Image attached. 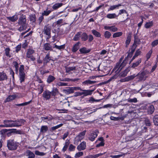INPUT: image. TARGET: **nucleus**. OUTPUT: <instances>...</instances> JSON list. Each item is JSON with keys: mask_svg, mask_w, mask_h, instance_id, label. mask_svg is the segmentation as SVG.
<instances>
[{"mask_svg": "<svg viewBox=\"0 0 158 158\" xmlns=\"http://www.w3.org/2000/svg\"><path fill=\"white\" fill-rule=\"evenodd\" d=\"M127 101L128 102L130 103H136L137 102V99L136 98H129L127 99Z\"/></svg>", "mask_w": 158, "mask_h": 158, "instance_id": "nucleus-52", "label": "nucleus"}, {"mask_svg": "<svg viewBox=\"0 0 158 158\" xmlns=\"http://www.w3.org/2000/svg\"><path fill=\"white\" fill-rule=\"evenodd\" d=\"M35 53V51L31 48L28 49L26 52L27 57L30 58L31 60L32 61H34L35 60V58L33 55V54Z\"/></svg>", "mask_w": 158, "mask_h": 158, "instance_id": "nucleus-6", "label": "nucleus"}, {"mask_svg": "<svg viewBox=\"0 0 158 158\" xmlns=\"http://www.w3.org/2000/svg\"><path fill=\"white\" fill-rule=\"evenodd\" d=\"M76 147L73 144H71L69 145V151H74L75 150Z\"/></svg>", "mask_w": 158, "mask_h": 158, "instance_id": "nucleus-58", "label": "nucleus"}, {"mask_svg": "<svg viewBox=\"0 0 158 158\" xmlns=\"http://www.w3.org/2000/svg\"><path fill=\"white\" fill-rule=\"evenodd\" d=\"M130 70V68L129 67L127 68L125 70L121 72L120 73V75L122 77H125L127 76V73Z\"/></svg>", "mask_w": 158, "mask_h": 158, "instance_id": "nucleus-27", "label": "nucleus"}, {"mask_svg": "<svg viewBox=\"0 0 158 158\" xmlns=\"http://www.w3.org/2000/svg\"><path fill=\"white\" fill-rule=\"evenodd\" d=\"M16 98V95L15 94L9 95L5 99V102H10L12 100H14Z\"/></svg>", "mask_w": 158, "mask_h": 158, "instance_id": "nucleus-25", "label": "nucleus"}, {"mask_svg": "<svg viewBox=\"0 0 158 158\" xmlns=\"http://www.w3.org/2000/svg\"><path fill=\"white\" fill-rule=\"evenodd\" d=\"M81 39L83 42L86 41L88 40V42H91L94 39V37L91 34L88 35L85 32H84L81 34Z\"/></svg>", "mask_w": 158, "mask_h": 158, "instance_id": "nucleus-4", "label": "nucleus"}, {"mask_svg": "<svg viewBox=\"0 0 158 158\" xmlns=\"http://www.w3.org/2000/svg\"><path fill=\"white\" fill-rule=\"evenodd\" d=\"M95 89L92 90L89 89H81V91L82 92V95L84 97L88 95H90L93 94V91Z\"/></svg>", "mask_w": 158, "mask_h": 158, "instance_id": "nucleus-14", "label": "nucleus"}, {"mask_svg": "<svg viewBox=\"0 0 158 158\" xmlns=\"http://www.w3.org/2000/svg\"><path fill=\"white\" fill-rule=\"evenodd\" d=\"M42 96L46 100H49L51 97V92L48 90H45L43 93Z\"/></svg>", "mask_w": 158, "mask_h": 158, "instance_id": "nucleus-13", "label": "nucleus"}, {"mask_svg": "<svg viewBox=\"0 0 158 158\" xmlns=\"http://www.w3.org/2000/svg\"><path fill=\"white\" fill-rule=\"evenodd\" d=\"M158 44V40H155L151 43V46L152 47H155Z\"/></svg>", "mask_w": 158, "mask_h": 158, "instance_id": "nucleus-64", "label": "nucleus"}, {"mask_svg": "<svg viewBox=\"0 0 158 158\" xmlns=\"http://www.w3.org/2000/svg\"><path fill=\"white\" fill-rule=\"evenodd\" d=\"M153 51L152 49L149 51L148 52L146 55V61H148L151 57Z\"/></svg>", "mask_w": 158, "mask_h": 158, "instance_id": "nucleus-47", "label": "nucleus"}, {"mask_svg": "<svg viewBox=\"0 0 158 158\" xmlns=\"http://www.w3.org/2000/svg\"><path fill=\"white\" fill-rule=\"evenodd\" d=\"M31 102H32V100H31L30 101L28 102H24V103H22L16 104V105L18 106H26V105L29 104Z\"/></svg>", "mask_w": 158, "mask_h": 158, "instance_id": "nucleus-53", "label": "nucleus"}, {"mask_svg": "<svg viewBox=\"0 0 158 158\" xmlns=\"http://www.w3.org/2000/svg\"><path fill=\"white\" fill-rule=\"evenodd\" d=\"M70 143V141L69 140L67 141L66 140L65 142L64 145L62 149V151L64 152L67 150L68 147L69 146Z\"/></svg>", "mask_w": 158, "mask_h": 158, "instance_id": "nucleus-30", "label": "nucleus"}, {"mask_svg": "<svg viewBox=\"0 0 158 158\" xmlns=\"http://www.w3.org/2000/svg\"><path fill=\"white\" fill-rule=\"evenodd\" d=\"M51 92V95L52 96H55L56 95L57 93L58 92V90L56 88H53Z\"/></svg>", "mask_w": 158, "mask_h": 158, "instance_id": "nucleus-42", "label": "nucleus"}, {"mask_svg": "<svg viewBox=\"0 0 158 158\" xmlns=\"http://www.w3.org/2000/svg\"><path fill=\"white\" fill-rule=\"evenodd\" d=\"M155 110V108L153 105H150L148 107V113L150 114H152Z\"/></svg>", "mask_w": 158, "mask_h": 158, "instance_id": "nucleus-36", "label": "nucleus"}, {"mask_svg": "<svg viewBox=\"0 0 158 158\" xmlns=\"http://www.w3.org/2000/svg\"><path fill=\"white\" fill-rule=\"evenodd\" d=\"M14 127H19L22 126V124H24V123L26 122V121L23 119H17L14 120Z\"/></svg>", "mask_w": 158, "mask_h": 158, "instance_id": "nucleus-9", "label": "nucleus"}, {"mask_svg": "<svg viewBox=\"0 0 158 158\" xmlns=\"http://www.w3.org/2000/svg\"><path fill=\"white\" fill-rule=\"evenodd\" d=\"M141 53V52L140 51L139 49H138L136 51L134 56L136 58L138 56L140 55Z\"/></svg>", "mask_w": 158, "mask_h": 158, "instance_id": "nucleus-62", "label": "nucleus"}, {"mask_svg": "<svg viewBox=\"0 0 158 158\" xmlns=\"http://www.w3.org/2000/svg\"><path fill=\"white\" fill-rule=\"evenodd\" d=\"M121 6V5L119 4L118 5H113L111 6L110 8L108 9V11L113 10H114L116 9L117 7H118V6Z\"/></svg>", "mask_w": 158, "mask_h": 158, "instance_id": "nucleus-57", "label": "nucleus"}, {"mask_svg": "<svg viewBox=\"0 0 158 158\" xmlns=\"http://www.w3.org/2000/svg\"><path fill=\"white\" fill-rule=\"evenodd\" d=\"M123 34L122 32H119L115 33L113 35V37L114 38L119 37L121 36Z\"/></svg>", "mask_w": 158, "mask_h": 158, "instance_id": "nucleus-45", "label": "nucleus"}, {"mask_svg": "<svg viewBox=\"0 0 158 158\" xmlns=\"http://www.w3.org/2000/svg\"><path fill=\"white\" fill-rule=\"evenodd\" d=\"M14 120H4L3 123L4 124L0 125V127H14Z\"/></svg>", "mask_w": 158, "mask_h": 158, "instance_id": "nucleus-5", "label": "nucleus"}, {"mask_svg": "<svg viewBox=\"0 0 158 158\" xmlns=\"http://www.w3.org/2000/svg\"><path fill=\"white\" fill-rule=\"evenodd\" d=\"M63 125V124L62 123H60L59 124H58L57 125H56L55 126L53 127H51V130L52 131H54L55 130L58 129V128H60V127H62Z\"/></svg>", "mask_w": 158, "mask_h": 158, "instance_id": "nucleus-51", "label": "nucleus"}, {"mask_svg": "<svg viewBox=\"0 0 158 158\" xmlns=\"http://www.w3.org/2000/svg\"><path fill=\"white\" fill-rule=\"evenodd\" d=\"M141 59H139L136 61L133 62L131 64V68L134 69H135V68L137 67L141 63Z\"/></svg>", "mask_w": 158, "mask_h": 158, "instance_id": "nucleus-19", "label": "nucleus"}, {"mask_svg": "<svg viewBox=\"0 0 158 158\" xmlns=\"http://www.w3.org/2000/svg\"><path fill=\"white\" fill-rule=\"evenodd\" d=\"M15 68L16 73H18L19 71V77L20 83H22L24 82L26 76V73L25 72L24 66L23 64H22L20 65L19 68V67Z\"/></svg>", "mask_w": 158, "mask_h": 158, "instance_id": "nucleus-1", "label": "nucleus"}, {"mask_svg": "<svg viewBox=\"0 0 158 158\" xmlns=\"http://www.w3.org/2000/svg\"><path fill=\"white\" fill-rule=\"evenodd\" d=\"M63 4L62 3H56L52 6L53 10H57L59 8L61 7Z\"/></svg>", "mask_w": 158, "mask_h": 158, "instance_id": "nucleus-26", "label": "nucleus"}, {"mask_svg": "<svg viewBox=\"0 0 158 158\" xmlns=\"http://www.w3.org/2000/svg\"><path fill=\"white\" fill-rule=\"evenodd\" d=\"M97 82L96 81H91L89 79H87L82 82V84L84 85H89L94 84Z\"/></svg>", "mask_w": 158, "mask_h": 158, "instance_id": "nucleus-20", "label": "nucleus"}, {"mask_svg": "<svg viewBox=\"0 0 158 158\" xmlns=\"http://www.w3.org/2000/svg\"><path fill=\"white\" fill-rule=\"evenodd\" d=\"M47 8L46 10H44L42 13V15L43 16H48L51 12L52 10H48Z\"/></svg>", "mask_w": 158, "mask_h": 158, "instance_id": "nucleus-43", "label": "nucleus"}, {"mask_svg": "<svg viewBox=\"0 0 158 158\" xmlns=\"http://www.w3.org/2000/svg\"><path fill=\"white\" fill-rule=\"evenodd\" d=\"M80 89H81L80 87H70L67 89H64V92L66 94H69L73 93L75 90Z\"/></svg>", "mask_w": 158, "mask_h": 158, "instance_id": "nucleus-11", "label": "nucleus"}, {"mask_svg": "<svg viewBox=\"0 0 158 158\" xmlns=\"http://www.w3.org/2000/svg\"><path fill=\"white\" fill-rule=\"evenodd\" d=\"M120 64L119 62L116 63L115 66L114 67L113 70H115L117 69V71H120L121 70H120L121 67H120Z\"/></svg>", "mask_w": 158, "mask_h": 158, "instance_id": "nucleus-49", "label": "nucleus"}, {"mask_svg": "<svg viewBox=\"0 0 158 158\" xmlns=\"http://www.w3.org/2000/svg\"><path fill=\"white\" fill-rule=\"evenodd\" d=\"M7 19L12 22H15L18 19L17 16L14 15L12 17H7Z\"/></svg>", "mask_w": 158, "mask_h": 158, "instance_id": "nucleus-41", "label": "nucleus"}, {"mask_svg": "<svg viewBox=\"0 0 158 158\" xmlns=\"http://www.w3.org/2000/svg\"><path fill=\"white\" fill-rule=\"evenodd\" d=\"M98 133L99 131L97 130L92 131L89 135L88 139L92 142L94 141L98 136Z\"/></svg>", "mask_w": 158, "mask_h": 158, "instance_id": "nucleus-8", "label": "nucleus"}, {"mask_svg": "<svg viewBox=\"0 0 158 158\" xmlns=\"http://www.w3.org/2000/svg\"><path fill=\"white\" fill-rule=\"evenodd\" d=\"M134 44L137 45H139L140 44V40L137 36H136V34L134 35Z\"/></svg>", "mask_w": 158, "mask_h": 158, "instance_id": "nucleus-31", "label": "nucleus"}, {"mask_svg": "<svg viewBox=\"0 0 158 158\" xmlns=\"http://www.w3.org/2000/svg\"><path fill=\"white\" fill-rule=\"evenodd\" d=\"M19 145V143L14 139H9L7 140V147L10 151L16 150Z\"/></svg>", "mask_w": 158, "mask_h": 158, "instance_id": "nucleus-2", "label": "nucleus"}, {"mask_svg": "<svg viewBox=\"0 0 158 158\" xmlns=\"http://www.w3.org/2000/svg\"><path fill=\"white\" fill-rule=\"evenodd\" d=\"M79 51L81 54H85L89 52L90 51V49H87L85 47H83L79 49Z\"/></svg>", "mask_w": 158, "mask_h": 158, "instance_id": "nucleus-34", "label": "nucleus"}, {"mask_svg": "<svg viewBox=\"0 0 158 158\" xmlns=\"http://www.w3.org/2000/svg\"><path fill=\"white\" fill-rule=\"evenodd\" d=\"M21 48V44L20 43L19 45H17L16 47H15V52L16 53H18L19 51Z\"/></svg>", "mask_w": 158, "mask_h": 158, "instance_id": "nucleus-59", "label": "nucleus"}, {"mask_svg": "<svg viewBox=\"0 0 158 158\" xmlns=\"http://www.w3.org/2000/svg\"><path fill=\"white\" fill-rule=\"evenodd\" d=\"M75 67H67L65 68L66 72L67 73H69L71 71L75 70Z\"/></svg>", "mask_w": 158, "mask_h": 158, "instance_id": "nucleus-48", "label": "nucleus"}, {"mask_svg": "<svg viewBox=\"0 0 158 158\" xmlns=\"http://www.w3.org/2000/svg\"><path fill=\"white\" fill-rule=\"evenodd\" d=\"M16 129H3L1 131L4 133H7V135L9 136L11 135L13 133L15 132Z\"/></svg>", "mask_w": 158, "mask_h": 158, "instance_id": "nucleus-12", "label": "nucleus"}, {"mask_svg": "<svg viewBox=\"0 0 158 158\" xmlns=\"http://www.w3.org/2000/svg\"><path fill=\"white\" fill-rule=\"evenodd\" d=\"M44 85L42 84L39 85L38 88V91H39V94H41L44 91Z\"/></svg>", "mask_w": 158, "mask_h": 158, "instance_id": "nucleus-38", "label": "nucleus"}, {"mask_svg": "<svg viewBox=\"0 0 158 158\" xmlns=\"http://www.w3.org/2000/svg\"><path fill=\"white\" fill-rule=\"evenodd\" d=\"M30 19L31 21L33 23H35L36 21V16L35 14L31 15L30 16Z\"/></svg>", "mask_w": 158, "mask_h": 158, "instance_id": "nucleus-50", "label": "nucleus"}, {"mask_svg": "<svg viewBox=\"0 0 158 158\" xmlns=\"http://www.w3.org/2000/svg\"><path fill=\"white\" fill-rule=\"evenodd\" d=\"M86 142L83 141L77 146V149L79 151L84 150L86 149Z\"/></svg>", "mask_w": 158, "mask_h": 158, "instance_id": "nucleus-16", "label": "nucleus"}, {"mask_svg": "<svg viewBox=\"0 0 158 158\" xmlns=\"http://www.w3.org/2000/svg\"><path fill=\"white\" fill-rule=\"evenodd\" d=\"M131 39V33H129L127 36L125 41V47L127 48L130 44Z\"/></svg>", "mask_w": 158, "mask_h": 158, "instance_id": "nucleus-18", "label": "nucleus"}, {"mask_svg": "<svg viewBox=\"0 0 158 158\" xmlns=\"http://www.w3.org/2000/svg\"><path fill=\"white\" fill-rule=\"evenodd\" d=\"M118 17L115 13L108 14L106 15V17L109 19H114Z\"/></svg>", "mask_w": 158, "mask_h": 158, "instance_id": "nucleus-39", "label": "nucleus"}, {"mask_svg": "<svg viewBox=\"0 0 158 158\" xmlns=\"http://www.w3.org/2000/svg\"><path fill=\"white\" fill-rule=\"evenodd\" d=\"M27 156H28V158H35V155L30 150H27L26 151Z\"/></svg>", "mask_w": 158, "mask_h": 158, "instance_id": "nucleus-29", "label": "nucleus"}, {"mask_svg": "<svg viewBox=\"0 0 158 158\" xmlns=\"http://www.w3.org/2000/svg\"><path fill=\"white\" fill-rule=\"evenodd\" d=\"M26 16L22 14L19 19L18 23L19 25L26 24Z\"/></svg>", "mask_w": 158, "mask_h": 158, "instance_id": "nucleus-17", "label": "nucleus"}, {"mask_svg": "<svg viewBox=\"0 0 158 158\" xmlns=\"http://www.w3.org/2000/svg\"><path fill=\"white\" fill-rule=\"evenodd\" d=\"M7 79V76L3 71L0 72V81L6 80Z\"/></svg>", "mask_w": 158, "mask_h": 158, "instance_id": "nucleus-22", "label": "nucleus"}, {"mask_svg": "<svg viewBox=\"0 0 158 158\" xmlns=\"http://www.w3.org/2000/svg\"><path fill=\"white\" fill-rule=\"evenodd\" d=\"M121 153L122 154L117 155H111L110 156V157L112 158H119L122 156L123 155H124L123 153L121 152Z\"/></svg>", "mask_w": 158, "mask_h": 158, "instance_id": "nucleus-60", "label": "nucleus"}, {"mask_svg": "<svg viewBox=\"0 0 158 158\" xmlns=\"http://www.w3.org/2000/svg\"><path fill=\"white\" fill-rule=\"evenodd\" d=\"M56 79V78L52 75H49L47 79V82L48 84H50L53 82Z\"/></svg>", "mask_w": 158, "mask_h": 158, "instance_id": "nucleus-28", "label": "nucleus"}, {"mask_svg": "<svg viewBox=\"0 0 158 158\" xmlns=\"http://www.w3.org/2000/svg\"><path fill=\"white\" fill-rule=\"evenodd\" d=\"M153 24V23L152 21L147 22L145 25L144 27L147 29L151 27Z\"/></svg>", "mask_w": 158, "mask_h": 158, "instance_id": "nucleus-40", "label": "nucleus"}, {"mask_svg": "<svg viewBox=\"0 0 158 158\" xmlns=\"http://www.w3.org/2000/svg\"><path fill=\"white\" fill-rule=\"evenodd\" d=\"M43 48L46 51H53L52 47L49 43H46L44 44L43 46Z\"/></svg>", "mask_w": 158, "mask_h": 158, "instance_id": "nucleus-21", "label": "nucleus"}, {"mask_svg": "<svg viewBox=\"0 0 158 158\" xmlns=\"http://www.w3.org/2000/svg\"><path fill=\"white\" fill-rule=\"evenodd\" d=\"M144 122L146 126L150 127L151 126V123L149 119L146 118L144 120Z\"/></svg>", "mask_w": 158, "mask_h": 158, "instance_id": "nucleus-63", "label": "nucleus"}, {"mask_svg": "<svg viewBox=\"0 0 158 158\" xmlns=\"http://www.w3.org/2000/svg\"><path fill=\"white\" fill-rule=\"evenodd\" d=\"M149 73V72L147 70L141 72L140 74H139L138 78L140 81H142L143 80H145L146 78L148 77L146 76L147 74Z\"/></svg>", "mask_w": 158, "mask_h": 158, "instance_id": "nucleus-10", "label": "nucleus"}, {"mask_svg": "<svg viewBox=\"0 0 158 158\" xmlns=\"http://www.w3.org/2000/svg\"><path fill=\"white\" fill-rule=\"evenodd\" d=\"M48 130V127L46 125L42 126L40 129V132L41 133H45Z\"/></svg>", "mask_w": 158, "mask_h": 158, "instance_id": "nucleus-35", "label": "nucleus"}, {"mask_svg": "<svg viewBox=\"0 0 158 158\" xmlns=\"http://www.w3.org/2000/svg\"><path fill=\"white\" fill-rule=\"evenodd\" d=\"M82 33L81 31H79L77 34H76L74 35V37L73 38V40L74 41H77L79 40L81 38V34Z\"/></svg>", "mask_w": 158, "mask_h": 158, "instance_id": "nucleus-32", "label": "nucleus"}, {"mask_svg": "<svg viewBox=\"0 0 158 158\" xmlns=\"http://www.w3.org/2000/svg\"><path fill=\"white\" fill-rule=\"evenodd\" d=\"M91 31L93 35L96 37L101 38V35L99 32L94 29L92 30Z\"/></svg>", "mask_w": 158, "mask_h": 158, "instance_id": "nucleus-37", "label": "nucleus"}, {"mask_svg": "<svg viewBox=\"0 0 158 158\" xmlns=\"http://www.w3.org/2000/svg\"><path fill=\"white\" fill-rule=\"evenodd\" d=\"M138 74H138L136 75H135V74L130 76H128V77H125L124 79H121L120 81L122 82L128 81L133 79L136 76H137Z\"/></svg>", "mask_w": 158, "mask_h": 158, "instance_id": "nucleus-15", "label": "nucleus"}, {"mask_svg": "<svg viewBox=\"0 0 158 158\" xmlns=\"http://www.w3.org/2000/svg\"><path fill=\"white\" fill-rule=\"evenodd\" d=\"M25 25L26 24L20 25L21 26L19 28V31L21 32L23 30H26L27 28V27Z\"/></svg>", "mask_w": 158, "mask_h": 158, "instance_id": "nucleus-56", "label": "nucleus"}, {"mask_svg": "<svg viewBox=\"0 0 158 158\" xmlns=\"http://www.w3.org/2000/svg\"><path fill=\"white\" fill-rule=\"evenodd\" d=\"M153 121L155 125L158 126V115H156L154 116Z\"/></svg>", "mask_w": 158, "mask_h": 158, "instance_id": "nucleus-44", "label": "nucleus"}, {"mask_svg": "<svg viewBox=\"0 0 158 158\" xmlns=\"http://www.w3.org/2000/svg\"><path fill=\"white\" fill-rule=\"evenodd\" d=\"M111 35V33L109 31H106L104 32V36L105 38L106 39H109L110 38Z\"/></svg>", "mask_w": 158, "mask_h": 158, "instance_id": "nucleus-46", "label": "nucleus"}, {"mask_svg": "<svg viewBox=\"0 0 158 158\" xmlns=\"http://www.w3.org/2000/svg\"><path fill=\"white\" fill-rule=\"evenodd\" d=\"M84 154L83 152H78L75 154V158H78L81 156H83Z\"/></svg>", "mask_w": 158, "mask_h": 158, "instance_id": "nucleus-55", "label": "nucleus"}, {"mask_svg": "<svg viewBox=\"0 0 158 158\" xmlns=\"http://www.w3.org/2000/svg\"><path fill=\"white\" fill-rule=\"evenodd\" d=\"M80 44V42H78L73 45L72 48V52H75L79 49Z\"/></svg>", "mask_w": 158, "mask_h": 158, "instance_id": "nucleus-23", "label": "nucleus"}, {"mask_svg": "<svg viewBox=\"0 0 158 158\" xmlns=\"http://www.w3.org/2000/svg\"><path fill=\"white\" fill-rule=\"evenodd\" d=\"M135 52V51L133 50H130L129 49L128 51L127 52V53L128 54V56H131V57H132Z\"/></svg>", "mask_w": 158, "mask_h": 158, "instance_id": "nucleus-61", "label": "nucleus"}, {"mask_svg": "<svg viewBox=\"0 0 158 158\" xmlns=\"http://www.w3.org/2000/svg\"><path fill=\"white\" fill-rule=\"evenodd\" d=\"M5 55L7 57L10 58L11 57V55L10 53V48H6L5 50Z\"/></svg>", "mask_w": 158, "mask_h": 158, "instance_id": "nucleus-33", "label": "nucleus"}, {"mask_svg": "<svg viewBox=\"0 0 158 158\" xmlns=\"http://www.w3.org/2000/svg\"><path fill=\"white\" fill-rule=\"evenodd\" d=\"M65 47V44L63 45L58 46L56 44H54L53 45V48H55L56 49L59 50H61L64 49Z\"/></svg>", "mask_w": 158, "mask_h": 158, "instance_id": "nucleus-24", "label": "nucleus"}, {"mask_svg": "<svg viewBox=\"0 0 158 158\" xmlns=\"http://www.w3.org/2000/svg\"><path fill=\"white\" fill-rule=\"evenodd\" d=\"M52 29L51 26L49 24H47L45 25L42 31V33L45 35L47 36L46 38V41L47 42L51 37V30Z\"/></svg>", "mask_w": 158, "mask_h": 158, "instance_id": "nucleus-3", "label": "nucleus"}, {"mask_svg": "<svg viewBox=\"0 0 158 158\" xmlns=\"http://www.w3.org/2000/svg\"><path fill=\"white\" fill-rule=\"evenodd\" d=\"M52 57L50 55V52H48L43 59V65L42 66V67H45L47 64V63L49 62L50 60H52Z\"/></svg>", "mask_w": 158, "mask_h": 158, "instance_id": "nucleus-7", "label": "nucleus"}, {"mask_svg": "<svg viewBox=\"0 0 158 158\" xmlns=\"http://www.w3.org/2000/svg\"><path fill=\"white\" fill-rule=\"evenodd\" d=\"M104 6V4H102V5H101L100 6H98L95 9H94V10L91 11H89V13H92L93 12H95V11H98V10L101 8L103 6Z\"/></svg>", "mask_w": 158, "mask_h": 158, "instance_id": "nucleus-54", "label": "nucleus"}]
</instances>
